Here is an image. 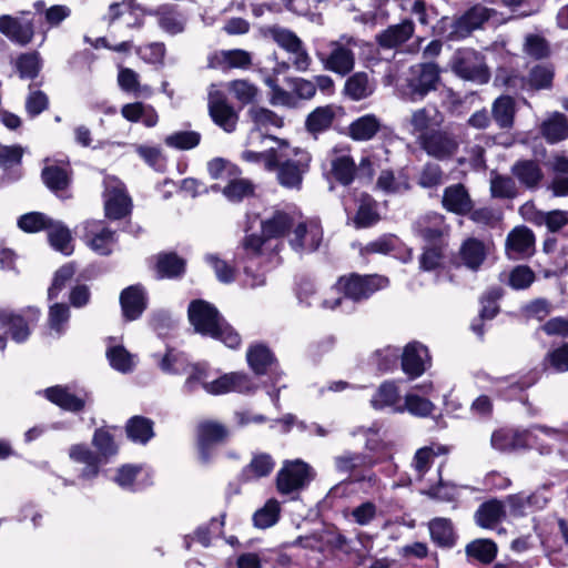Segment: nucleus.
Returning a JSON list of instances; mask_svg holds the SVG:
<instances>
[{
  "label": "nucleus",
  "mask_w": 568,
  "mask_h": 568,
  "mask_svg": "<svg viewBox=\"0 0 568 568\" xmlns=\"http://www.w3.org/2000/svg\"><path fill=\"white\" fill-rule=\"evenodd\" d=\"M415 27L412 20L389 26L376 36L378 45L383 49H394L406 42L414 33Z\"/></svg>",
  "instance_id": "2f4dec72"
},
{
  "label": "nucleus",
  "mask_w": 568,
  "mask_h": 568,
  "mask_svg": "<svg viewBox=\"0 0 568 568\" xmlns=\"http://www.w3.org/2000/svg\"><path fill=\"white\" fill-rule=\"evenodd\" d=\"M155 270L158 276L163 277H176L184 273L185 262L174 253L159 254L156 257Z\"/></svg>",
  "instance_id": "6e6d98bb"
},
{
  "label": "nucleus",
  "mask_w": 568,
  "mask_h": 568,
  "mask_svg": "<svg viewBox=\"0 0 568 568\" xmlns=\"http://www.w3.org/2000/svg\"><path fill=\"white\" fill-rule=\"evenodd\" d=\"M121 114L129 122H142L146 128H154L159 123V114L154 106L143 102L124 104Z\"/></svg>",
  "instance_id": "4c0bfd02"
},
{
  "label": "nucleus",
  "mask_w": 568,
  "mask_h": 568,
  "mask_svg": "<svg viewBox=\"0 0 568 568\" xmlns=\"http://www.w3.org/2000/svg\"><path fill=\"white\" fill-rule=\"evenodd\" d=\"M254 184L241 176V172L234 174V179H230L225 186L221 189L223 195L231 202H241L245 197L254 194Z\"/></svg>",
  "instance_id": "603ef678"
},
{
  "label": "nucleus",
  "mask_w": 568,
  "mask_h": 568,
  "mask_svg": "<svg viewBox=\"0 0 568 568\" xmlns=\"http://www.w3.org/2000/svg\"><path fill=\"white\" fill-rule=\"evenodd\" d=\"M491 13L493 10L486 7L474 6L454 21L452 34L456 39L469 36L474 30L481 28L483 24L490 19Z\"/></svg>",
  "instance_id": "b1692460"
},
{
  "label": "nucleus",
  "mask_w": 568,
  "mask_h": 568,
  "mask_svg": "<svg viewBox=\"0 0 568 568\" xmlns=\"http://www.w3.org/2000/svg\"><path fill=\"white\" fill-rule=\"evenodd\" d=\"M48 237L51 246L64 255L73 252L72 236L70 230L60 221H53L48 230Z\"/></svg>",
  "instance_id": "864d4df0"
},
{
  "label": "nucleus",
  "mask_w": 568,
  "mask_h": 568,
  "mask_svg": "<svg viewBox=\"0 0 568 568\" xmlns=\"http://www.w3.org/2000/svg\"><path fill=\"white\" fill-rule=\"evenodd\" d=\"M542 136L549 143H556L568 136V123L564 114L555 112L540 126Z\"/></svg>",
  "instance_id": "3c124183"
},
{
  "label": "nucleus",
  "mask_w": 568,
  "mask_h": 568,
  "mask_svg": "<svg viewBox=\"0 0 568 568\" xmlns=\"http://www.w3.org/2000/svg\"><path fill=\"white\" fill-rule=\"evenodd\" d=\"M450 65L454 73L464 80L484 84L490 79L485 57L473 49L457 50Z\"/></svg>",
  "instance_id": "6e6552de"
},
{
  "label": "nucleus",
  "mask_w": 568,
  "mask_h": 568,
  "mask_svg": "<svg viewBox=\"0 0 568 568\" xmlns=\"http://www.w3.org/2000/svg\"><path fill=\"white\" fill-rule=\"evenodd\" d=\"M255 389L251 378L244 373H229L216 379L204 382V390L211 395L230 392L250 393Z\"/></svg>",
  "instance_id": "aec40b11"
},
{
  "label": "nucleus",
  "mask_w": 568,
  "mask_h": 568,
  "mask_svg": "<svg viewBox=\"0 0 568 568\" xmlns=\"http://www.w3.org/2000/svg\"><path fill=\"white\" fill-rule=\"evenodd\" d=\"M314 478V469L304 460H285L276 475V489L281 495H297Z\"/></svg>",
  "instance_id": "423d86ee"
},
{
  "label": "nucleus",
  "mask_w": 568,
  "mask_h": 568,
  "mask_svg": "<svg viewBox=\"0 0 568 568\" xmlns=\"http://www.w3.org/2000/svg\"><path fill=\"white\" fill-rule=\"evenodd\" d=\"M298 212L295 210L275 211L273 215L261 224L262 232L267 239L291 237V232L296 225Z\"/></svg>",
  "instance_id": "5701e85b"
},
{
  "label": "nucleus",
  "mask_w": 568,
  "mask_h": 568,
  "mask_svg": "<svg viewBox=\"0 0 568 568\" xmlns=\"http://www.w3.org/2000/svg\"><path fill=\"white\" fill-rule=\"evenodd\" d=\"M187 313L197 333L219 339L230 348L241 345V336L224 321L214 305L196 300L190 303Z\"/></svg>",
  "instance_id": "f257e3e1"
},
{
  "label": "nucleus",
  "mask_w": 568,
  "mask_h": 568,
  "mask_svg": "<svg viewBox=\"0 0 568 568\" xmlns=\"http://www.w3.org/2000/svg\"><path fill=\"white\" fill-rule=\"evenodd\" d=\"M445 466V460H442L437 468L438 480L436 484L430 485L425 494L432 498H436L439 500L450 501L454 500L457 495V487L452 483H445L442 478L443 468Z\"/></svg>",
  "instance_id": "052dcab7"
},
{
  "label": "nucleus",
  "mask_w": 568,
  "mask_h": 568,
  "mask_svg": "<svg viewBox=\"0 0 568 568\" xmlns=\"http://www.w3.org/2000/svg\"><path fill=\"white\" fill-rule=\"evenodd\" d=\"M201 134L197 131H175L165 136L166 146L176 150H191L196 148L201 142Z\"/></svg>",
  "instance_id": "680f3d73"
},
{
  "label": "nucleus",
  "mask_w": 568,
  "mask_h": 568,
  "mask_svg": "<svg viewBox=\"0 0 568 568\" xmlns=\"http://www.w3.org/2000/svg\"><path fill=\"white\" fill-rule=\"evenodd\" d=\"M281 505L280 503L271 498L265 505L256 510L253 515L254 525L257 528L265 529L275 525L280 518Z\"/></svg>",
  "instance_id": "13d9d810"
},
{
  "label": "nucleus",
  "mask_w": 568,
  "mask_h": 568,
  "mask_svg": "<svg viewBox=\"0 0 568 568\" xmlns=\"http://www.w3.org/2000/svg\"><path fill=\"white\" fill-rule=\"evenodd\" d=\"M443 206L455 214L465 215L473 209V201L463 184H454L444 190Z\"/></svg>",
  "instance_id": "473e14b6"
},
{
  "label": "nucleus",
  "mask_w": 568,
  "mask_h": 568,
  "mask_svg": "<svg viewBox=\"0 0 568 568\" xmlns=\"http://www.w3.org/2000/svg\"><path fill=\"white\" fill-rule=\"evenodd\" d=\"M375 84L366 72H355L345 82L343 92L352 101H361L373 94Z\"/></svg>",
  "instance_id": "79ce46f5"
},
{
  "label": "nucleus",
  "mask_w": 568,
  "mask_h": 568,
  "mask_svg": "<svg viewBox=\"0 0 568 568\" xmlns=\"http://www.w3.org/2000/svg\"><path fill=\"white\" fill-rule=\"evenodd\" d=\"M247 118L252 122L253 129L261 132H268L272 129H281L284 126V119L264 106L250 108Z\"/></svg>",
  "instance_id": "c03bdc74"
},
{
  "label": "nucleus",
  "mask_w": 568,
  "mask_h": 568,
  "mask_svg": "<svg viewBox=\"0 0 568 568\" xmlns=\"http://www.w3.org/2000/svg\"><path fill=\"white\" fill-rule=\"evenodd\" d=\"M53 222L48 215L41 212H30L21 215L18 220V226L27 233H37L42 230H49Z\"/></svg>",
  "instance_id": "338daca9"
},
{
  "label": "nucleus",
  "mask_w": 568,
  "mask_h": 568,
  "mask_svg": "<svg viewBox=\"0 0 568 568\" xmlns=\"http://www.w3.org/2000/svg\"><path fill=\"white\" fill-rule=\"evenodd\" d=\"M246 359L251 369L257 375L266 374L267 369L275 363L272 352L262 344L250 346Z\"/></svg>",
  "instance_id": "09e8293b"
},
{
  "label": "nucleus",
  "mask_w": 568,
  "mask_h": 568,
  "mask_svg": "<svg viewBox=\"0 0 568 568\" xmlns=\"http://www.w3.org/2000/svg\"><path fill=\"white\" fill-rule=\"evenodd\" d=\"M88 246L100 255H109L116 243L115 233L103 226L101 222H91L88 224L85 234Z\"/></svg>",
  "instance_id": "393cba45"
},
{
  "label": "nucleus",
  "mask_w": 568,
  "mask_h": 568,
  "mask_svg": "<svg viewBox=\"0 0 568 568\" xmlns=\"http://www.w3.org/2000/svg\"><path fill=\"white\" fill-rule=\"evenodd\" d=\"M488 254V245L476 239H466L459 247L462 263L471 271H477L485 262Z\"/></svg>",
  "instance_id": "c756f323"
},
{
  "label": "nucleus",
  "mask_w": 568,
  "mask_h": 568,
  "mask_svg": "<svg viewBox=\"0 0 568 568\" xmlns=\"http://www.w3.org/2000/svg\"><path fill=\"white\" fill-rule=\"evenodd\" d=\"M447 244H430L423 250L419 256V267L423 271H435L443 265L444 251Z\"/></svg>",
  "instance_id": "0e129e2a"
},
{
  "label": "nucleus",
  "mask_w": 568,
  "mask_h": 568,
  "mask_svg": "<svg viewBox=\"0 0 568 568\" xmlns=\"http://www.w3.org/2000/svg\"><path fill=\"white\" fill-rule=\"evenodd\" d=\"M560 440L564 438L561 430L546 426H534L523 432L497 430L491 436V446L500 452H509L525 447H536L541 454L551 452L552 445L544 443L545 439Z\"/></svg>",
  "instance_id": "7ed1b4c3"
},
{
  "label": "nucleus",
  "mask_w": 568,
  "mask_h": 568,
  "mask_svg": "<svg viewBox=\"0 0 568 568\" xmlns=\"http://www.w3.org/2000/svg\"><path fill=\"white\" fill-rule=\"evenodd\" d=\"M41 175L47 187L59 196H63L71 182V172L67 166L48 165Z\"/></svg>",
  "instance_id": "a18cd8bd"
},
{
  "label": "nucleus",
  "mask_w": 568,
  "mask_h": 568,
  "mask_svg": "<svg viewBox=\"0 0 568 568\" xmlns=\"http://www.w3.org/2000/svg\"><path fill=\"white\" fill-rule=\"evenodd\" d=\"M432 541L440 548H453L458 540V535L450 519L436 517L427 524Z\"/></svg>",
  "instance_id": "c85d7f7f"
},
{
  "label": "nucleus",
  "mask_w": 568,
  "mask_h": 568,
  "mask_svg": "<svg viewBox=\"0 0 568 568\" xmlns=\"http://www.w3.org/2000/svg\"><path fill=\"white\" fill-rule=\"evenodd\" d=\"M120 304L126 320H136L146 307L144 288L141 285L126 287L120 295Z\"/></svg>",
  "instance_id": "a878e982"
},
{
  "label": "nucleus",
  "mask_w": 568,
  "mask_h": 568,
  "mask_svg": "<svg viewBox=\"0 0 568 568\" xmlns=\"http://www.w3.org/2000/svg\"><path fill=\"white\" fill-rule=\"evenodd\" d=\"M375 465L376 460L373 457L362 453L344 452L334 458L336 471L349 477H355L359 469H371Z\"/></svg>",
  "instance_id": "bb28decb"
},
{
  "label": "nucleus",
  "mask_w": 568,
  "mask_h": 568,
  "mask_svg": "<svg viewBox=\"0 0 568 568\" xmlns=\"http://www.w3.org/2000/svg\"><path fill=\"white\" fill-rule=\"evenodd\" d=\"M506 517L505 506L500 500L490 499L483 503L474 515L476 525L484 529H495Z\"/></svg>",
  "instance_id": "7c9ffc66"
},
{
  "label": "nucleus",
  "mask_w": 568,
  "mask_h": 568,
  "mask_svg": "<svg viewBox=\"0 0 568 568\" xmlns=\"http://www.w3.org/2000/svg\"><path fill=\"white\" fill-rule=\"evenodd\" d=\"M159 365L164 373L180 375L189 372L191 364L183 353L170 349L161 358Z\"/></svg>",
  "instance_id": "e2e57ef3"
},
{
  "label": "nucleus",
  "mask_w": 568,
  "mask_h": 568,
  "mask_svg": "<svg viewBox=\"0 0 568 568\" xmlns=\"http://www.w3.org/2000/svg\"><path fill=\"white\" fill-rule=\"evenodd\" d=\"M450 453V446L432 442L428 445L419 447L410 462V468L417 480H423L432 468L435 458L444 457L446 462L447 455Z\"/></svg>",
  "instance_id": "f3484780"
},
{
  "label": "nucleus",
  "mask_w": 568,
  "mask_h": 568,
  "mask_svg": "<svg viewBox=\"0 0 568 568\" xmlns=\"http://www.w3.org/2000/svg\"><path fill=\"white\" fill-rule=\"evenodd\" d=\"M339 110L341 108L335 104L317 106L305 120L306 130L312 134L322 133L328 130Z\"/></svg>",
  "instance_id": "c9c22d12"
},
{
  "label": "nucleus",
  "mask_w": 568,
  "mask_h": 568,
  "mask_svg": "<svg viewBox=\"0 0 568 568\" xmlns=\"http://www.w3.org/2000/svg\"><path fill=\"white\" fill-rule=\"evenodd\" d=\"M275 467L274 458L267 453H255L251 462L243 468L241 478L243 481H253L267 477Z\"/></svg>",
  "instance_id": "a19ab883"
},
{
  "label": "nucleus",
  "mask_w": 568,
  "mask_h": 568,
  "mask_svg": "<svg viewBox=\"0 0 568 568\" xmlns=\"http://www.w3.org/2000/svg\"><path fill=\"white\" fill-rule=\"evenodd\" d=\"M139 74L130 68H120L118 74V84L122 91L134 93L135 95L151 94V88L141 85Z\"/></svg>",
  "instance_id": "bf43d9fd"
},
{
  "label": "nucleus",
  "mask_w": 568,
  "mask_h": 568,
  "mask_svg": "<svg viewBox=\"0 0 568 568\" xmlns=\"http://www.w3.org/2000/svg\"><path fill=\"white\" fill-rule=\"evenodd\" d=\"M399 402L398 387L393 382L383 383L372 398V405L375 408L394 406Z\"/></svg>",
  "instance_id": "774afa93"
},
{
  "label": "nucleus",
  "mask_w": 568,
  "mask_h": 568,
  "mask_svg": "<svg viewBox=\"0 0 568 568\" xmlns=\"http://www.w3.org/2000/svg\"><path fill=\"white\" fill-rule=\"evenodd\" d=\"M226 88L233 98L243 105L256 103L261 99V89L247 79L232 80Z\"/></svg>",
  "instance_id": "de8ad7c7"
},
{
  "label": "nucleus",
  "mask_w": 568,
  "mask_h": 568,
  "mask_svg": "<svg viewBox=\"0 0 568 568\" xmlns=\"http://www.w3.org/2000/svg\"><path fill=\"white\" fill-rule=\"evenodd\" d=\"M505 252L509 260H524L535 252V235L526 226L511 230L506 239Z\"/></svg>",
  "instance_id": "a211bd4d"
},
{
  "label": "nucleus",
  "mask_w": 568,
  "mask_h": 568,
  "mask_svg": "<svg viewBox=\"0 0 568 568\" xmlns=\"http://www.w3.org/2000/svg\"><path fill=\"white\" fill-rule=\"evenodd\" d=\"M382 128V120L377 115L368 113L351 122L347 133L352 140L365 142L374 139Z\"/></svg>",
  "instance_id": "cd10ccee"
},
{
  "label": "nucleus",
  "mask_w": 568,
  "mask_h": 568,
  "mask_svg": "<svg viewBox=\"0 0 568 568\" xmlns=\"http://www.w3.org/2000/svg\"><path fill=\"white\" fill-rule=\"evenodd\" d=\"M440 71L433 62L412 65L403 79L400 92L410 102L422 101L429 92L437 90Z\"/></svg>",
  "instance_id": "39448f33"
},
{
  "label": "nucleus",
  "mask_w": 568,
  "mask_h": 568,
  "mask_svg": "<svg viewBox=\"0 0 568 568\" xmlns=\"http://www.w3.org/2000/svg\"><path fill=\"white\" fill-rule=\"evenodd\" d=\"M554 74V69L550 65L537 64L531 68L527 79L523 77L510 75L506 80V84L513 89H548L551 87Z\"/></svg>",
  "instance_id": "4be33fe9"
},
{
  "label": "nucleus",
  "mask_w": 568,
  "mask_h": 568,
  "mask_svg": "<svg viewBox=\"0 0 568 568\" xmlns=\"http://www.w3.org/2000/svg\"><path fill=\"white\" fill-rule=\"evenodd\" d=\"M516 102L510 95H500L491 104V116L499 129L509 130L514 126Z\"/></svg>",
  "instance_id": "37998d69"
},
{
  "label": "nucleus",
  "mask_w": 568,
  "mask_h": 568,
  "mask_svg": "<svg viewBox=\"0 0 568 568\" xmlns=\"http://www.w3.org/2000/svg\"><path fill=\"white\" fill-rule=\"evenodd\" d=\"M270 38L290 57L292 68L297 72H306L312 64V58L305 43L292 30L278 26L268 29Z\"/></svg>",
  "instance_id": "0eeeda50"
},
{
  "label": "nucleus",
  "mask_w": 568,
  "mask_h": 568,
  "mask_svg": "<svg viewBox=\"0 0 568 568\" xmlns=\"http://www.w3.org/2000/svg\"><path fill=\"white\" fill-rule=\"evenodd\" d=\"M417 144L428 156L438 161L452 159L459 149L455 134L440 128L433 133L420 135Z\"/></svg>",
  "instance_id": "ddd939ff"
},
{
  "label": "nucleus",
  "mask_w": 568,
  "mask_h": 568,
  "mask_svg": "<svg viewBox=\"0 0 568 568\" xmlns=\"http://www.w3.org/2000/svg\"><path fill=\"white\" fill-rule=\"evenodd\" d=\"M465 555L469 561L490 565L498 555V546L493 539L477 538L465 546Z\"/></svg>",
  "instance_id": "72a5a7b5"
},
{
  "label": "nucleus",
  "mask_w": 568,
  "mask_h": 568,
  "mask_svg": "<svg viewBox=\"0 0 568 568\" xmlns=\"http://www.w3.org/2000/svg\"><path fill=\"white\" fill-rule=\"evenodd\" d=\"M207 109L212 121L216 125L227 133L235 131L239 122V113L227 101L225 93L215 83L209 87Z\"/></svg>",
  "instance_id": "9b49d317"
},
{
  "label": "nucleus",
  "mask_w": 568,
  "mask_h": 568,
  "mask_svg": "<svg viewBox=\"0 0 568 568\" xmlns=\"http://www.w3.org/2000/svg\"><path fill=\"white\" fill-rule=\"evenodd\" d=\"M323 235V227L318 220L304 217L298 212L288 243L297 252L311 253L321 246Z\"/></svg>",
  "instance_id": "9d476101"
},
{
  "label": "nucleus",
  "mask_w": 568,
  "mask_h": 568,
  "mask_svg": "<svg viewBox=\"0 0 568 568\" xmlns=\"http://www.w3.org/2000/svg\"><path fill=\"white\" fill-rule=\"evenodd\" d=\"M414 234L429 244H446L450 226L444 215L439 213H426L413 223Z\"/></svg>",
  "instance_id": "2eb2a0df"
},
{
  "label": "nucleus",
  "mask_w": 568,
  "mask_h": 568,
  "mask_svg": "<svg viewBox=\"0 0 568 568\" xmlns=\"http://www.w3.org/2000/svg\"><path fill=\"white\" fill-rule=\"evenodd\" d=\"M103 184L105 215L111 220H120L130 214L132 202L125 185L115 176L104 178Z\"/></svg>",
  "instance_id": "f8f14e48"
},
{
  "label": "nucleus",
  "mask_w": 568,
  "mask_h": 568,
  "mask_svg": "<svg viewBox=\"0 0 568 568\" xmlns=\"http://www.w3.org/2000/svg\"><path fill=\"white\" fill-rule=\"evenodd\" d=\"M523 51L535 60H541L550 55V45L542 36L530 33L525 37Z\"/></svg>",
  "instance_id": "69168bd1"
},
{
  "label": "nucleus",
  "mask_w": 568,
  "mask_h": 568,
  "mask_svg": "<svg viewBox=\"0 0 568 568\" xmlns=\"http://www.w3.org/2000/svg\"><path fill=\"white\" fill-rule=\"evenodd\" d=\"M430 366L428 349L418 342L408 343L402 354V369L412 379L419 377Z\"/></svg>",
  "instance_id": "6ab92c4d"
},
{
  "label": "nucleus",
  "mask_w": 568,
  "mask_h": 568,
  "mask_svg": "<svg viewBox=\"0 0 568 568\" xmlns=\"http://www.w3.org/2000/svg\"><path fill=\"white\" fill-rule=\"evenodd\" d=\"M552 172L551 190L556 196L568 195V158L555 155L550 162Z\"/></svg>",
  "instance_id": "8fccbe9b"
},
{
  "label": "nucleus",
  "mask_w": 568,
  "mask_h": 568,
  "mask_svg": "<svg viewBox=\"0 0 568 568\" xmlns=\"http://www.w3.org/2000/svg\"><path fill=\"white\" fill-rule=\"evenodd\" d=\"M445 121V115L436 105H425L414 110L404 125L408 133L419 142V136L429 134L439 129Z\"/></svg>",
  "instance_id": "4468645a"
},
{
  "label": "nucleus",
  "mask_w": 568,
  "mask_h": 568,
  "mask_svg": "<svg viewBox=\"0 0 568 568\" xmlns=\"http://www.w3.org/2000/svg\"><path fill=\"white\" fill-rule=\"evenodd\" d=\"M544 371L568 372V343L550 348L542 358Z\"/></svg>",
  "instance_id": "4d7b16f0"
},
{
  "label": "nucleus",
  "mask_w": 568,
  "mask_h": 568,
  "mask_svg": "<svg viewBox=\"0 0 568 568\" xmlns=\"http://www.w3.org/2000/svg\"><path fill=\"white\" fill-rule=\"evenodd\" d=\"M270 139L278 143L276 155V179L285 189L300 190L304 175L310 170L311 154L303 149L293 148L286 140L270 135Z\"/></svg>",
  "instance_id": "f03ea898"
},
{
  "label": "nucleus",
  "mask_w": 568,
  "mask_h": 568,
  "mask_svg": "<svg viewBox=\"0 0 568 568\" xmlns=\"http://www.w3.org/2000/svg\"><path fill=\"white\" fill-rule=\"evenodd\" d=\"M332 176L343 185H349L356 175V163L348 145H336L329 153Z\"/></svg>",
  "instance_id": "dca6fc26"
},
{
  "label": "nucleus",
  "mask_w": 568,
  "mask_h": 568,
  "mask_svg": "<svg viewBox=\"0 0 568 568\" xmlns=\"http://www.w3.org/2000/svg\"><path fill=\"white\" fill-rule=\"evenodd\" d=\"M128 437L140 444L148 443L153 436V422L142 416H133L125 426Z\"/></svg>",
  "instance_id": "5fc2aeb1"
},
{
  "label": "nucleus",
  "mask_w": 568,
  "mask_h": 568,
  "mask_svg": "<svg viewBox=\"0 0 568 568\" xmlns=\"http://www.w3.org/2000/svg\"><path fill=\"white\" fill-rule=\"evenodd\" d=\"M252 65V55L242 49L221 50L209 55L207 68L226 72L232 69L246 70Z\"/></svg>",
  "instance_id": "412c9836"
},
{
  "label": "nucleus",
  "mask_w": 568,
  "mask_h": 568,
  "mask_svg": "<svg viewBox=\"0 0 568 568\" xmlns=\"http://www.w3.org/2000/svg\"><path fill=\"white\" fill-rule=\"evenodd\" d=\"M388 285V278L377 274L361 276L351 274L342 276L335 284L337 291H342L344 295L353 301H362L368 298L375 292L385 288Z\"/></svg>",
  "instance_id": "1a4fd4ad"
},
{
  "label": "nucleus",
  "mask_w": 568,
  "mask_h": 568,
  "mask_svg": "<svg viewBox=\"0 0 568 568\" xmlns=\"http://www.w3.org/2000/svg\"><path fill=\"white\" fill-rule=\"evenodd\" d=\"M362 41L349 34H342L338 39L327 43L326 53H317V58L323 68L341 77L349 74L356 63L355 50L359 48Z\"/></svg>",
  "instance_id": "20e7f679"
},
{
  "label": "nucleus",
  "mask_w": 568,
  "mask_h": 568,
  "mask_svg": "<svg viewBox=\"0 0 568 568\" xmlns=\"http://www.w3.org/2000/svg\"><path fill=\"white\" fill-rule=\"evenodd\" d=\"M229 436L227 428L217 422L205 420L197 426V442L203 458L206 459L205 450L214 444L222 443Z\"/></svg>",
  "instance_id": "e433bc0d"
},
{
  "label": "nucleus",
  "mask_w": 568,
  "mask_h": 568,
  "mask_svg": "<svg viewBox=\"0 0 568 568\" xmlns=\"http://www.w3.org/2000/svg\"><path fill=\"white\" fill-rule=\"evenodd\" d=\"M511 174L527 189H536L544 173L540 164L535 160H519L511 168Z\"/></svg>",
  "instance_id": "58836bf2"
},
{
  "label": "nucleus",
  "mask_w": 568,
  "mask_h": 568,
  "mask_svg": "<svg viewBox=\"0 0 568 568\" xmlns=\"http://www.w3.org/2000/svg\"><path fill=\"white\" fill-rule=\"evenodd\" d=\"M0 32L21 45L28 44L34 34L31 22H20L10 16L0 17Z\"/></svg>",
  "instance_id": "f704fd0d"
},
{
  "label": "nucleus",
  "mask_w": 568,
  "mask_h": 568,
  "mask_svg": "<svg viewBox=\"0 0 568 568\" xmlns=\"http://www.w3.org/2000/svg\"><path fill=\"white\" fill-rule=\"evenodd\" d=\"M106 358L114 369L128 373L135 366V355L129 353L122 345L115 344L114 337H109Z\"/></svg>",
  "instance_id": "49530a36"
},
{
  "label": "nucleus",
  "mask_w": 568,
  "mask_h": 568,
  "mask_svg": "<svg viewBox=\"0 0 568 568\" xmlns=\"http://www.w3.org/2000/svg\"><path fill=\"white\" fill-rule=\"evenodd\" d=\"M44 396L54 405L70 412H80L85 404V400L73 394L69 387L60 385L44 389Z\"/></svg>",
  "instance_id": "ea45409f"
}]
</instances>
